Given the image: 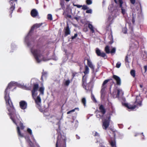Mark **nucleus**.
Listing matches in <instances>:
<instances>
[{
    "mask_svg": "<svg viewBox=\"0 0 147 147\" xmlns=\"http://www.w3.org/2000/svg\"><path fill=\"white\" fill-rule=\"evenodd\" d=\"M143 138H142L143 139H144V135H143Z\"/></svg>",
    "mask_w": 147,
    "mask_h": 147,
    "instance_id": "61",
    "label": "nucleus"
},
{
    "mask_svg": "<svg viewBox=\"0 0 147 147\" xmlns=\"http://www.w3.org/2000/svg\"><path fill=\"white\" fill-rule=\"evenodd\" d=\"M24 137L30 147H35L33 143L30 140L29 136L27 135L25 136Z\"/></svg>",
    "mask_w": 147,
    "mask_h": 147,
    "instance_id": "19",
    "label": "nucleus"
},
{
    "mask_svg": "<svg viewBox=\"0 0 147 147\" xmlns=\"http://www.w3.org/2000/svg\"><path fill=\"white\" fill-rule=\"evenodd\" d=\"M35 1H36V4H38V0H35Z\"/></svg>",
    "mask_w": 147,
    "mask_h": 147,
    "instance_id": "53",
    "label": "nucleus"
},
{
    "mask_svg": "<svg viewBox=\"0 0 147 147\" xmlns=\"http://www.w3.org/2000/svg\"><path fill=\"white\" fill-rule=\"evenodd\" d=\"M88 27L90 29V32L92 33H94L95 30H96V29L94 28L93 25L90 24H88Z\"/></svg>",
    "mask_w": 147,
    "mask_h": 147,
    "instance_id": "23",
    "label": "nucleus"
},
{
    "mask_svg": "<svg viewBox=\"0 0 147 147\" xmlns=\"http://www.w3.org/2000/svg\"><path fill=\"white\" fill-rule=\"evenodd\" d=\"M116 51V48L115 47H113L112 48L111 51H110V53L111 54H113L115 53Z\"/></svg>",
    "mask_w": 147,
    "mask_h": 147,
    "instance_id": "35",
    "label": "nucleus"
},
{
    "mask_svg": "<svg viewBox=\"0 0 147 147\" xmlns=\"http://www.w3.org/2000/svg\"><path fill=\"white\" fill-rule=\"evenodd\" d=\"M140 86L141 88H142L143 87V86L142 84H140Z\"/></svg>",
    "mask_w": 147,
    "mask_h": 147,
    "instance_id": "52",
    "label": "nucleus"
},
{
    "mask_svg": "<svg viewBox=\"0 0 147 147\" xmlns=\"http://www.w3.org/2000/svg\"><path fill=\"white\" fill-rule=\"evenodd\" d=\"M69 17H71V16H69Z\"/></svg>",
    "mask_w": 147,
    "mask_h": 147,
    "instance_id": "63",
    "label": "nucleus"
},
{
    "mask_svg": "<svg viewBox=\"0 0 147 147\" xmlns=\"http://www.w3.org/2000/svg\"><path fill=\"white\" fill-rule=\"evenodd\" d=\"M17 84L16 82H11L8 84L4 92V98L7 108L8 111V114L13 123L17 126L18 136L22 138L24 137V136L23 134L21 133L20 128L21 129L23 130L24 127L23 126V123H21L22 119H20V116L16 112L9 96V91H13V89L16 88V86L17 85Z\"/></svg>",
    "mask_w": 147,
    "mask_h": 147,
    "instance_id": "1",
    "label": "nucleus"
},
{
    "mask_svg": "<svg viewBox=\"0 0 147 147\" xmlns=\"http://www.w3.org/2000/svg\"><path fill=\"white\" fill-rule=\"evenodd\" d=\"M86 3L88 5H91L92 3V1L91 0H86Z\"/></svg>",
    "mask_w": 147,
    "mask_h": 147,
    "instance_id": "38",
    "label": "nucleus"
},
{
    "mask_svg": "<svg viewBox=\"0 0 147 147\" xmlns=\"http://www.w3.org/2000/svg\"><path fill=\"white\" fill-rule=\"evenodd\" d=\"M77 109L78 110V109H79L78 108H76L74 109H72V110H71L70 111H68L67 113L68 114H69L71 113L74 112Z\"/></svg>",
    "mask_w": 147,
    "mask_h": 147,
    "instance_id": "32",
    "label": "nucleus"
},
{
    "mask_svg": "<svg viewBox=\"0 0 147 147\" xmlns=\"http://www.w3.org/2000/svg\"><path fill=\"white\" fill-rule=\"evenodd\" d=\"M91 98L95 102H96V100L94 96V95H93L92 94L91 95Z\"/></svg>",
    "mask_w": 147,
    "mask_h": 147,
    "instance_id": "39",
    "label": "nucleus"
},
{
    "mask_svg": "<svg viewBox=\"0 0 147 147\" xmlns=\"http://www.w3.org/2000/svg\"><path fill=\"white\" fill-rule=\"evenodd\" d=\"M76 137L77 139H79L80 138V137L79 136H78L77 135H76Z\"/></svg>",
    "mask_w": 147,
    "mask_h": 147,
    "instance_id": "50",
    "label": "nucleus"
},
{
    "mask_svg": "<svg viewBox=\"0 0 147 147\" xmlns=\"http://www.w3.org/2000/svg\"><path fill=\"white\" fill-rule=\"evenodd\" d=\"M109 143L111 146L113 147H116V146L115 141L114 140V139L113 138V139L111 138L109 140Z\"/></svg>",
    "mask_w": 147,
    "mask_h": 147,
    "instance_id": "22",
    "label": "nucleus"
},
{
    "mask_svg": "<svg viewBox=\"0 0 147 147\" xmlns=\"http://www.w3.org/2000/svg\"><path fill=\"white\" fill-rule=\"evenodd\" d=\"M73 5H74V6H76V5H75L74 4V3H73Z\"/></svg>",
    "mask_w": 147,
    "mask_h": 147,
    "instance_id": "56",
    "label": "nucleus"
},
{
    "mask_svg": "<svg viewBox=\"0 0 147 147\" xmlns=\"http://www.w3.org/2000/svg\"><path fill=\"white\" fill-rule=\"evenodd\" d=\"M119 14V12L117 10H114L112 12V16L113 18H115Z\"/></svg>",
    "mask_w": 147,
    "mask_h": 147,
    "instance_id": "24",
    "label": "nucleus"
},
{
    "mask_svg": "<svg viewBox=\"0 0 147 147\" xmlns=\"http://www.w3.org/2000/svg\"><path fill=\"white\" fill-rule=\"evenodd\" d=\"M30 51L37 63H40L42 61L49 60L47 56L45 55L41 48L34 46L32 48H31Z\"/></svg>",
    "mask_w": 147,
    "mask_h": 147,
    "instance_id": "2",
    "label": "nucleus"
},
{
    "mask_svg": "<svg viewBox=\"0 0 147 147\" xmlns=\"http://www.w3.org/2000/svg\"><path fill=\"white\" fill-rule=\"evenodd\" d=\"M89 69L87 65H85V70L84 72L85 75L89 74Z\"/></svg>",
    "mask_w": 147,
    "mask_h": 147,
    "instance_id": "25",
    "label": "nucleus"
},
{
    "mask_svg": "<svg viewBox=\"0 0 147 147\" xmlns=\"http://www.w3.org/2000/svg\"><path fill=\"white\" fill-rule=\"evenodd\" d=\"M76 7H77L78 8H80L82 7V5H76Z\"/></svg>",
    "mask_w": 147,
    "mask_h": 147,
    "instance_id": "47",
    "label": "nucleus"
},
{
    "mask_svg": "<svg viewBox=\"0 0 147 147\" xmlns=\"http://www.w3.org/2000/svg\"><path fill=\"white\" fill-rule=\"evenodd\" d=\"M73 122H74V121H72V122H71V123H73Z\"/></svg>",
    "mask_w": 147,
    "mask_h": 147,
    "instance_id": "62",
    "label": "nucleus"
},
{
    "mask_svg": "<svg viewBox=\"0 0 147 147\" xmlns=\"http://www.w3.org/2000/svg\"><path fill=\"white\" fill-rule=\"evenodd\" d=\"M19 103L20 107L22 109L24 110L26 109L27 104L25 101L24 100L21 101Z\"/></svg>",
    "mask_w": 147,
    "mask_h": 147,
    "instance_id": "17",
    "label": "nucleus"
},
{
    "mask_svg": "<svg viewBox=\"0 0 147 147\" xmlns=\"http://www.w3.org/2000/svg\"><path fill=\"white\" fill-rule=\"evenodd\" d=\"M65 36H67L70 34V31L69 28V26L68 24L66 28H65Z\"/></svg>",
    "mask_w": 147,
    "mask_h": 147,
    "instance_id": "21",
    "label": "nucleus"
},
{
    "mask_svg": "<svg viewBox=\"0 0 147 147\" xmlns=\"http://www.w3.org/2000/svg\"><path fill=\"white\" fill-rule=\"evenodd\" d=\"M121 63L120 62H118L116 65V67L117 68H119L121 65Z\"/></svg>",
    "mask_w": 147,
    "mask_h": 147,
    "instance_id": "37",
    "label": "nucleus"
},
{
    "mask_svg": "<svg viewBox=\"0 0 147 147\" xmlns=\"http://www.w3.org/2000/svg\"><path fill=\"white\" fill-rule=\"evenodd\" d=\"M47 18L48 20H52V16L51 14H49L47 16Z\"/></svg>",
    "mask_w": 147,
    "mask_h": 147,
    "instance_id": "33",
    "label": "nucleus"
},
{
    "mask_svg": "<svg viewBox=\"0 0 147 147\" xmlns=\"http://www.w3.org/2000/svg\"><path fill=\"white\" fill-rule=\"evenodd\" d=\"M42 24H36L34 25L31 28L30 30L28 35L25 38L24 41L25 43L27 44V46L30 47L32 44L34 43V38H32L30 39V36L31 35L32 32L34 28H38L41 26Z\"/></svg>",
    "mask_w": 147,
    "mask_h": 147,
    "instance_id": "4",
    "label": "nucleus"
},
{
    "mask_svg": "<svg viewBox=\"0 0 147 147\" xmlns=\"http://www.w3.org/2000/svg\"><path fill=\"white\" fill-rule=\"evenodd\" d=\"M96 53L98 56H100L105 57L106 56V54L103 52H101L100 50L98 48L96 49Z\"/></svg>",
    "mask_w": 147,
    "mask_h": 147,
    "instance_id": "16",
    "label": "nucleus"
},
{
    "mask_svg": "<svg viewBox=\"0 0 147 147\" xmlns=\"http://www.w3.org/2000/svg\"><path fill=\"white\" fill-rule=\"evenodd\" d=\"M83 30L85 32H87L88 31L87 28L86 27L84 28L83 29Z\"/></svg>",
    "mask_w": 147,
    "mask_h": 147,
    "instance_id": "46",
    "label": "nucleus"
},
{
    "mask_svg": "<svg viewBox=\"0 0 147 147\" xmlns=\"http://www.w3.org/2000/svg\"><path fill=\"white\" fill-rule=\"evenodd\" d=\"M129 57H130V56L129 55H127L126 56L125 59V61L126 62H127L128 63H129V62L128 61V59Z\"/></svg>",
    "mask_w": 147,
    "mask_h": 147,
    "instance_id": "43",
    "label": "nucleus"
},
{
    "mask_svg": "<svg viewBox=\"0 0 147 147\" xmlns=\"http://www.w3.org/2000/svg\"><path fill=\"white\" fill-rule=\"evenodd\" d=\"M98 69H99V67H98V68L96 69L95 72H94L96 73V72H97L98 71Z\"/></svg>",
    "mask_w": 147,
    "mask_h": 147,
    "instance_id": "51",
    "label": "nucleus"
},
{
    "mask_svg": "<svg viewBox=\"0 0 147 147\" xmlns=\"http://www.w3.org/2000/svg\"><path fill=\"white\" fill-rule=\"evenodd\" d=\"M130 74L133 77L135 76V71L134 70H132L130 71Z\"/></svg>",
    "mask_w": 147,
    "mask_h": 147,
    "instance_id": "31",
    "label": "nucleus"
},
{
    "mask_svg": "<svg viewBox=\"0 0 147 147\" xmlns=\"http://www.w3.org/2000/svg\"><path fill=\"white\" fill-rule=\"evenodd\" d=\"M38 13L37 11L35 9H32L31 12V16L33 17H36L38 15Z\"/></svg>",
    "mask_w": 147,
    "mask_h": 147,
    "instance_id": "20",
    "label": "nucleus"
},
{
    "mask_svg": "<svg viewBox=\"0 0 147 147\" xmlns=\"http://www.w3.org/2000/svg\"><path fill=\"white\" fill-rule=\"evenodd\" d=\"M123 94V92L121 89L119 88L115 89L113 92L112 95L114 98H119Z\"/></svg>",
    "mask_w": 147,
    "mask_h": 147,
    "instance_id": "9",
    "label": "nucleus"
},
{
    "mask_svg": "<svg viewBox=\"0 0 147 147\" xmlns=\"http://www.w3.org/2000/svg\"><path fill=\"white\" fill-rule=\"evenodd\" d=\"M138 134H136L135 135V136H136Z\"/></svg>",
    "mask_w": 147,
    "mask_h": 147,
    "instance_id": "57",
    "label": "nucleus"
},
{
    "mask_svg": "<svg viewBox=\"0 0 147 147\" xmlns=\"http://www.w3.org/2000/svg\"><path fill=\"white\" fill-rule=\"evenodd\" d=\"M113 78L115 80L116 82V84L117 85L120 86L121 84V80L119 76L115 75H113Z\"/></svg>",
    "mask_w": 147,
    "mask_h": 147,
    "instance_id": "18",
    "label": "nucleus"
},
{
    "mask_svg": "<svg viewBox=\"0 0 147 147\" xmlns=\"http://www.w3.org/2000/svg\"><path fill=\"white\" fill-rule=\"evenodd\" d=\"M70 0H65V1L67 2H68Z\"/></svg>",
    "mask_w": 147,
    "mask_h": 147,
    "instance_id": "59",
    "label": "nucleus"
},
{
    "mask_svg": "<svg viewBox=\"0 0 147 147\" xmlns=\"http://www.w3.org/2000/svg\"><path fill=\"white\" fill-rule=\"evenodd\" d=\"M86 77L85 76H83L82 78V82L83 86L85 85V84H86Z\"/></svg>",
    "mask_w": 147,
    "mask_h": 147,
    "instance_id": "28",
    "label": "nucleus"
},
{
    "mask_svg": "<svg viewBox=\"0 0 147 147\" xmlns=\"http://www.w3.org/2000/svg\"><path fill=\"white\" fill-rule=\"evenodd\" d=\"M110 80H111V82H113V83H115L113 81L112 79H111Z\"/></svg>",
    "mask_w": 147,
    "mask_h": 147,
    "instance_id": "58",
    "label": "nucleus"
},
{
    "mask_svg": "<svg viewBox=\"0 0 147 147\" xmlns=\"http://www.w3.org/2000/svg\"><path fill=\"white\" fill-rule=\"evenodd\" d=\"M70 83V81L69 80H68L65 81L64 83V84L67 86H68L69 85Z\"/></svg>",
    "mask_w": 147,
    "mask_h": 147,
    "instance_id": "30",
    "label": "nucleus"
},
{
    "mask_svg": "<svg viewBox=\"0 0 147 147\" xmlns=\"http://www.w3.org/2000/svg\"><path fill=\"white\" fill-rule=\"evenodd\" d=\"M87 63L89 67L91 69L93 74L92 78H94L95 76V73L94 72V65L92 63L90 60L89 59H87Z\"/></svg>",
    "mask_w": 147,
    "mask_h": 147,
    "instance_id": "12",
    "label": "nucleus"
},
{
    "mask_svg": "<svg viewBox=\"0 0 147 147\" xmlns=\"http://www.w3.org/2000/svg\"><path fill=\"white\" fill-rule=\"evenodd\" d=\"M89 8L86 5H84L82 6V9L84 10L88 9Z\"/></svg>",
    "mask_w": 147,
    "mask_h": 147,
    "instance_id": "36",
    "label": "nucleus"
},
{
    "mask_svg": "<svg viewBox=\"0 0 147 147\" xmlns=\"http://www.w3.org/2000/svg\"><path fill=\"white\" fill-rule=\"evenodd\" d=\"M44 90L45 88L43 86L40 87L39 89V91H40V94H41L42 95H43L44 94Z\"/></svg>",
    "mask_w": 147,
    "mask_h": 147,
    "instance_id": "26",
    "label": "nucleus"
},
{
    "mask_svg": "<svg viewBox=\"0 0 147 147\" xmlns=\"http://www.w3.org/2000/svg\"><path fill=\"white\" fill-rule=\"evenodd\" d=\"M110 117L109 118L108 120H105L104 121H102V127L105 130H106L109 126L110 123Z\"/></svg>",
    "mask_w": 147,
    "mask_h": 147,
    "instance_id": "13",
    "label": "nucleus"
},
{
    "mask_svg": "<svg viewBox=\"0 0 147 147\" xmlns=\"http://www.w3.org/2000/svg\"><path fill=\"white\" fill-rule=\"evenodd\" d=\"M118 125L119 127L121 128H122L123 127V125L122 124H118Z\"/></svg>",
    "mask_w": 147,
    "mask_h": 147,
    "instance_id": "49",
    "label": "nucleus"
},
{
    "mask_svg": "<svg viewBox=\"0 0 147 147\" xmlns=\"http://www.w3.org/2000/svg\"><path fill=\"white\" fill-rule=\"evenodd\" d=\"M47 74V73L46 72H42V76L41 77V80H43V77H46Z\"/></svg>",
    "mask_w": 147,
    "mask_h": 147,
    "instance_id": "40",
    "label": "nucleus"
},
{
    "mask_svg": "<svg viewBox=\"0 0 147 147\" xmlns=\"http://www.w3.org/2000/svg\"><path fill=\"white\" fill-rule=\"evenodd\" d=\"M93 134H94V136H99V134L96 131H93Z\"/></svg>",
    "mask_w": 147,
    "mask_h": 147,
    "instance_id": "34",
    "label": "nucleus"
},
{
    "mask_svg": "<svg viewBox=\"0 0 147 147\" xmlns=\"http://www.w3.org/2000/svg\"><path fill=\"white\" fill-rule=\"evenodd\" d=\"M122 31L124 34H125L127 32V28L126 27H125L124 28H123Z\"/></svg>",
    "mask_w": 147,
    "mask_h": 147,
    "instance_id": "42",
    "label": "nucleus"
},
{
    "mask_svg": "<svg viewBox=\"0 0 147 147\" xmlns=\"http://www.w3.org/2000/svg\"><path fill=\"white\" fill-rule=\"evenodd\" d=\"M115 2L118 4L120 8H121V12L123 15L126 14L127 6L123 4L122 0H118V3L116 0H114Z\"/></svg>",
    "mask_w": 147,
    "mask_h": 147,
    "instance_id": "7",
    "label": "nucleus"
},
{
    "mask_svg": "<svg viewBox=\"0 0 147 147\" xmlns=\"http://www.w3.org/2000/svg\"><path fill=\"white\" fill-rule=\"evenodd\" d=\"M78 36V34H75L74 35V36L72 37V39H73L77 37Z\"/></svg>",
    "mask_w": 147,
    "mask_h": 147,
    "instance_id": "44",
    "label": "nucleus"
},
{
    "mask_svg": "<svg viewBox=\"0 0 147 147\" xmlns=\"http://www.w3.org/2000/svg\"><path fill=\"white\" fill-rule=\"evenodd\" d=\"M109 80H106L103 82L102 86V89L100 91L101 93V99L103 100L105 97V89L107 87L106 84Z\"/></svg>",
    "mask_w": 147,
    "mask_h": 147,
    "instance_id": "8",
    "label": "nucleus"
},
{
    "mask_svg": "<svg viewBox=\"0 0 147 147\" xmlns=\"http://www.w3.org/2000/svg\"><path fill=\"white\" fill-rule=\"evenodd\" d=\"M105 51L107 53L109 54L110 53V47L109 46H107L105 47Z\"/></svg>",
    "mask_w": 147,
    "mask_h": 147,
    "instance_id": "27",
    "label": "nucleus"
},
{
    "mask_svg": "<svg viewBox=\"0 0 147 147\" xmlns=\"http://www.w3.org/2000/svg\"><path fill=\"white\" fill-rule=\"evenodd\" d=\"M57 58H56L55 59V60H57Z\"/></svg>",
    "mask_w": 147,
    "mask_h": 147,
    "instance_id": "64",
    "label": "nucleus"
},
{
    "mask_svg": "<svg viewBox=\"0 0 147 147\" xmlns=\"http://www.w3.org/2000/svg\"><path fill=\"white\" fill-rule=\"evenodd\" d=\"M138 38L137 36H136L134 35H132L131 36V38L132 39L131 40L132 42H133V43L132 44H130V47H132L133 48H136L138 47L139 43L138 42L135 41L134 43V40H136Z\"/></svg>",
    "mask_w": 147,
    "mask_h": 147,
    "instance_id": "11",
    "label": "nucleus"
},
{
    "mask_svg": "<svg viewBox=\"0 0 147 147\" xmlns=\"http://www.w3.org/2000/svg\"><path fill=\"white\" fill-rule=\"evenodd\" d=\"M99 109L100 111H98L96 115V116L97 118H102V117L105 113V111L104 107L102 105L99 107Z\"/></svg>",
    "mask_w": 147,
    "mask_h": 147,
    "instance_id": "10",
    "label": "nucleus"
},
{
    "mask_svg": "<svg viewBox=\"0 0 147 147\" xmlns=\"http://www.w3.org/2000/svg\"><path fill=\"white\" fill-rule=\"evenodd\" d=\"M131 3L133 4H135V0H130Z\"/></svg>",
    "mask_w": 147,
    "mask_h": 147,
    "instance_id": "45",
    "label": "nucleus"
},
{
    "mask_svg": "<svg viewBox=\"0 0 147 147\" xmlns=\"http://www.w3.org/2000/svg\"><path fill=\"white\" fill-rule=\"evenodd\" d=\"M110 18H111V17H109V18H108V20H110Z\"/></svg>",
    "mask_w": 147,
    "mask_h": 147,
    "instance_id": "55",
    "label": "nucleus"
},
{
    "mask_svg": "<svg viewBox=\"0 0 147 147\" xmlns=\"http://www.w3.org/2000/svg\"><path fill=\"white\" fill-rule=\"evenodd\" d=\"M142 98L140 96H137L136 97V100L135 102V105L132 106L128 103H125V106L129 109L131 110H133L138 106H141L142 105Z\"/></svg>",
    "mask_w": 147,
    "mask_h": 147,
    "instance_id": "6",
    "label": "nucleus"
},
{
    "mask_svg": "<svg viewBox=\"0 0 147 147\" xmlns=\"http://www.w3.org/2000/svg\"><path fill=\"white\" fill-rule=\"evenodd\" d=\"M75 122L76 123H78V122L77 121H75Z\"/></svg>",
    "mask_w": 147,
    "mask_h": 147,
    "instance_id": "54",
    "label": "nucleus"
},
{
    "mask_svg": "<svg viewBox=\"0 0 147 147\" xmlns=\"http://www.w3.org/2000/svg\"><path fill=\"white\" fill-rule=\"evenodd\" d=\"M27 131L29 133L31 136L33 142L35 143L37 147H40L39 145L36 142V140L34 139L33 135L32 134V131L31 129L29 128H28Z\"/></svg>",
    "mask_w": 147,
    "mask_h": 147,
    "instance_id": "15",
    "label": "nucleus"
},
{
    "mask_svg": "<svg viewBox=\"0 0 147 147\" xmlns=\"http://www.w3.org/2000/svg\"><path fill=\"white\" fill-rule=\"evenodd\" d=\"M17 0H10V4L11 7L10 8V9L11 11L10 12V17H11V14L12 13V11L15 9V3H16Z\"/></svg>",
    "mask_w": 147,
    "mask_h": 147,
    "instance_id": "14",
    "label": "nucleus"
},
{
    "mask_svg": "<svg viewBox=\"0 0 147 147\" xmlns=\"http://www.w3.org/2000/svg\"><path fill=\"white\" fill-rule=\"evenodd\" d=\"M82 102L84 106L85 107L86 106V100L85 98H83L82 99Z\"/></svg>",
    "mask_w": 147,
    "mask_h": 147,
    "instance_id": "29",
    "label": "nucleus"
},
{
    "mask_svg": "<svg viewBox=\"0 0 147 147\" xmlns=\"http://www.w3.org/2000/svg\"><path fill=\"white\" fill-rule=\"evenodd\" d=\"M144 69H145V72H146L147 70V66L146 65L144 66Z\"/></svg>",
    "mask_w": 147,
    "mask_h": 147,
    "instance_id": "48",
    "label": "nucleus"
},
{
    "mask_svg": "<svg viewBox=\"0 0 147 147\" xmlns=\"http://www.w3.org/2000/svg\"><path fill=\"white\" fill-rule=\"evenodd\" d=\"M57 135L56 147H66V138L65 136L62 135L59 133H58Z\"/></svg>",
    "mask_w": 147,
    "mask_h": 147,
    "instance_id": "5",
    "label": "nucleus"
},
{
    "mask_svg": "<svg viewBox=\"0 0 147 147\" xmlns=\"http://www.w3.org/2000/svg\"><path fill=\"white\" fill-rule=\"evenodd\" d=\"M134 21L133 20V23H134Z\"/></svg>",
    "mask_w": 147,
    "mask_h": 147,
    "instance_id": "60",
    "label": "nucleus"
},
{
    "mask_svg": "<svg viewBox=\"0 0 147 147\" xmlns=\"http://www.w3.org/2000/svg\"><path fill=\"white\" fill-rule=\"evenodd\" d=\"M86 13H92V9L87 10L86 11Z\"/></svg>",
    "mask_w": 147,
    "mask_h": 147,
    "instance_id": "41",
    "label": "nucleus"
},
{
    "mask_svg": "<svg viewBox=\"0 0 147 147\" xmlns=\"http://www.w3.org/2000/svg\"><path fill=\"white\" fill-rule=\"evenodd\" d=\"M38 84H34L33 85V89L32 91V96L36 104V107L40 110L41 108V99L40 97V94L36 98V96L37 95V90L38 88Z\"/></svg>",
    "mask_w": 147,
    "mask_h": 147,
    "instance_id": "3",
    "label": "nucleus"
}]
</instances>
